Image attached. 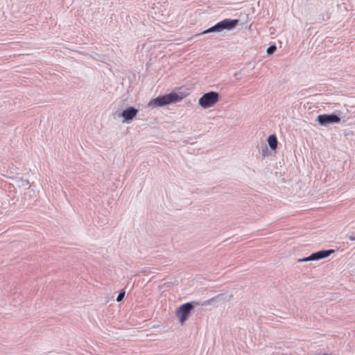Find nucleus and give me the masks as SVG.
Masks as SVG:
<instances>
[{
	"label": "nucleus",
	"instance_id": "14",
	"mask_svg": "<svg viewBox=\"0 0 355 355\" xmlns=\"http://www.w3.org/2000/svg\"><path fill=\"white\" fill-rule=\"evenodd\" d=\"M323 355H327V354H323Z\"/></svg>",
	"mask_w": 355,
	"mask_h": 355
},
{
	"label": "nucleus",
	"instance_id": "10",
	"mask_svg": "<svg viewBox=\"0 0 355 355\" xmlns=\"http://www.w3.org/2000/svg\"><path fill=\"white\" fill-rule=\"evenodd\" d=\"M221 297H222L221 295H218L214 297H212L208 300L205 301L201 305L204 306V305L209 304L211 302L216 301V300L220 299Z\"/></svg>",
	"mask_w": 355,
	"mask_h": 355
},
{
	"label": "nucleus",
	"instance_id": "3",
	"mask_svg": "<svg viewBox=\"0 0 355 355\" xmlns=\"http://www.w3.org/2000/svg\"><path fill=\"white\" fill-rule=\"evenodd\" d=\"M220 99V95L216 92H209L204 94L198 100V104L204 109H207L216 105Z\"/></svg>",
	"mask_w": 355,
	"mask_h": 355
},
{
	"label": "nucleus",
	"instance_id": "9",
	"mask_svg": "<svg viewBox=\"0 0 355 355\" xmlns=\"http://www.w3.org/2000/svg\"><path fill=\"white\" fill-rule=\"evenodd\" d=\"M15 184L19 187L28 188L29 186V181L28 180H24V179L20 178L16 179Z\"/></svg>",
	"mask_w": 355,
	"mask_h": 355
},
{
	"label": "nucleus",
	"instance_id": "11",
	"mask_svg": "<svg viewBox=\"0 0 355 355\" xmlns=\"http://www.w3.org/2000/svg\"><path fill=\"white\" fill-rule=\"evenodd\" d=\"M277 50V46L275 45H271L270 46L267 50H266V53L268 54V55H271L275 51Z\"/></svg>",
	"mask_w": 355,
	"mask_h": 355
},
{
	"label": "nucleus",
	"instance_id": "12",
	"mask_svg": "<svg viewBox=\"0 0 355 355\" xmlns=\"http://www.w3.org/2000/svg\"><path fill=\"white\" fill-rule=\"evenodd\" d=\"M124 296H125V292L124 291L120 292L116 297V301L117 302L121 301L123 299Z\"/></svg>",
	"mask_w": 355,
	"mask_h": 355
},
{
	"label": "nucleus",
	"instance_id": "8",
	"mask_svg": "<svg viewBox=\"0 0 355 355\" xmlns=\"http://www.w3.org/2000/svg\"><path fill=\"white\" fill-rule=\"evenodd\" d=\"M268 143L272 150H275L277 148V139L275 135H271L268 138Z\"/></svg>",
	"mask_w": 355,
	"mask_h": 355
},
{
	"label": "nucleus",
	"instance_id": "1",
	"mask_svg": "<svg viewBox=\"0 0 355 355\" xmlns=\"http://www.w3.org/2000/svg\"><path fill=\"white\" fill-rule=\"evenodd\" d=\"M182 98L178 94L172 92L152 99L148 106L150 107H164L179 102Z\"/></svg>",
	"mask_w": 355,
	"mask_h": 355
},
{
	"label": "nucleus",
	"instance_id": "13",
	"mask_svg": "<svg viewBox=\"0 0 355 355\" xmlns=\"http://www.w3.org/2000/svg\"><path fill=\"white\" fill-rule=\"evenodd\" d=\"M349 239H350L351 241H354V240H355V235H354H354H351V236H349Z\"/></svg>",
	"mask_w": 355,
	"mask_h": 355
},
{
	"label": "nucleus",
	"instance_id": "5",
	"mask_svg": "<svg viewBox=\"0 0 355 355\" xmlns=\"http://www.w3.org/2000/svg\"><path fill=\"white\" fill-rule=\"evenodd\" d=\"M317 121L320 125L327 126L329 124L339 123L340 122V118L334 113L330 114H320L317 117Z\"/></svg>",
	"mask_w": 355,
	"mask_h": 355
},
{
	"label": "nucleus",
	"instance_id": "4",
	"mask_svg": "<svg viewBox=\"0 0 355 355\" xmlns=\"http://www.w3.org/2000/svg\"><path fill=\"white\" fill-rule=\"evenodd\" d=\"M193 304H198L196 302H187L181 305L177 310V316L182 324L187 320L191 310L193 309Z\"/></svg>",
	"mask_w": 355,
	"mask_h": 355
},
{
	"label": "nucleus",
	"instance_id": "7",
	"mask_svg": "<svg viewBox=\"0 0 355 355\" xmlns=\"http://www.w3.org/2000/svg\"><path fill=\"white\" fill-rule=\"evenodd\" d=\"M137 113V109L134 107H129L120 113L119 116L124 119V121L129 122L136 116Z\"/></svg>",
	"mask_w": 355,
	"mask_h": 355
},
{
	"label": "nucleus",
	"instance_id": "2",
	"mask_svg": "<svg viewBox=\"0 0 355 355\" xmlns=\"http://www.w3.org/2000/svg\"><path fill=\"white\" fill-rule=\"evenodd\" d=\"M239 22V19H225L205 30L201 34L221 33L223 31H231L238 25Z\"/></svg>",
	"mask_w": 355,
	"mask_h": 355
},
{
	"label": "nucleus",
	"instance_id": "6",
	"mask_svg": "<svg viewBox=\"0 0 355 355\" xmlns=\"http://www.w3.org/2000/svg\"><path fill=\"white\" fill-rule=\"evenodd\" d=\"M334 252V250H320L316 252L312 253L310 256L300 259L298 260L299 262H306L310 261H318L329 257L330 254Z\"/></svg>",
	"mask_w": 355,
	"mask_h": 355
}]
</instances>
